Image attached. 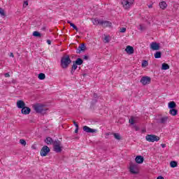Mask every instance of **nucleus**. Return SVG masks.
<instances>
[{
    "label": "nucleus",
    "mask_w": 179,
    "mask_h": 179,
    "mask_svg": "<svg viewBox=\"0 0 179 179\" xmlns=\"http://www.w3.org/2000/svg\"><path fill=\"white\" fill-rule=\"evenodd\" d=\"M5 78H10V75L8 73L4 74Z\"/></svg>",
    "instance_id": "obj_39"
},
{
    "label": "nucleus",
    "mask_w": 179,
    "mask_h": 179,
    "mask_svg": "<svg viewBox=\"0 0 179 179\" xmlns=\"http://www.w3.org/2000/svg\"><path fill=\"white\" fill-rule=\"evenodd\" d=\"M72 62V60H71V58L69 57V55H66L61 59V66L64 69H66L68 66H69V64Z\"/></svg>",
    "instance_id": "obj_1"
},
{
    "label": "nucleus",
    "mask_w": 179,
    "mask_h": 179,
    "mask_svg": "<svg viewBox=\"0 0 179 179\" xmlns=\"http://www.w3.org/2000/svg\"><path fill=\"white\" fill-rule=\"evenodd\" d=\"M17 107L18 108H23L24 107H26V103L22 100H19L17 101Z\"/></svg>",
    "instance_id": "obj_13"
},
{
    "label": "nucleus",
    "mask_w": 179,
    "mask_h": 179,
    "mask_svg": "<svg viewBox=\"0 0 179 179\" xmlns=\"http://www.w3.org/2000/svg\"><path fill=\"white\" fill-rule=\"evenodd\" d=\"M105 43H110V40L108 39V36H106L104 38Z\"/></svg>",
    "instance_id": "obj_37"
},
{
    "label": "nucleus",
    "mask_w": 179,
    "mask_h": 179,
    "mask_svg": "<svg viewBox=\"0 0 179 179\" xmlns=\"http://www.w3.org/2000/svg\"><path fill=\"white\" fill-rule=\"evenodd\" d=\"M47 43H48V44L50 45H51V41H50V40H48L47 41Z\"/></svg>",
    "instance_id": "obj_45"
},
{
    "label": "nucleus",
    "mask_w": 179,
    "mask_h": 179,
    "mask_svg": "<svg viewBox=\"0 0 179 179\" xmlns=\"http://www.w3.org/2000/svg\"><path fill=\"white\" fill-rule=\"evenodd\" d=\"M162 69L163 71H167V69H170V66H169V64L164 63L162 64Z\"/></svg>",
    "instance_id": "obj_24"
},
{
    "label": "nucleus",
    "mask_w": 179,
    "mask_h": 179,
    "mask_svg": "<svg viewBox=\"0 0 179 179\" xmlns=\"http://www.w3.org/2000/svg\"><path fill=\"white\" fill-rule=\"evenodd\" d=\"M33 36L34 37H41V34L37 31L33 32Z\"/></svg>",
    "instance_id": "obj_30"
},
{
    "label": "nucleus",
    "mask_w": 179,
    "mask_h": 179,
    "mask_svg": "<svg viewBox=\"0 0 179 179\" xmlns=\"http://www.w3.org/2000/svg\"><path fill=\"white\" fill-rule=\"evenodd\" d=\"M120 33H125L127 31V28L122 27V28H120Z\"/></svg>",
    "instance_id": "obj_36"
},
{
    "label": "nucleus",
    "mask_w": 179,
    "mask_h": 179,
    "mask_svg": "<svg viewBox=\"0 0 179 179\" xmlns=\"http://www.w3.org/2000/svg\"><path fill=\"white\" fill-rule=\"evenodd\" d=\"M31 111V109H30V108L27 106H24L21 110L22 114H24V115H27V114H30Z\"/></svg>",
    "instance_id": "obj_11"
},
{
    "label": "nucleus",
    "mask_w": 179,
    "mask_h": 179,
    "mask_svg": "<svg viewBox=\"0 0 179 179\" xmlns=\"http://www.w3.org/2000/svg\"><path fill=\"white\" fill-rule=\"evenodd\" d=\"M20 143H21V145H23V146H26V141H24V139H20Z\"/></svg>",
    "instance_id": "obj_35"
},
{
    "label": "nucleus",
    "mask_w": 179,
    "mask_h": 179,
    "mask_svg": "<svg viewBox=\"0 0 179 179\" xmlns=\"http://www.w3.org/2000/svg\"><path fill=\"white\" fill-rule=\"evenodd\" d=\"M83 129L85 132H87V134H96V132H97V129H92L87 126H84Z\"/></svg>",
    "instance_id": "obj_8"
},
{
    "label": "nucleus",
    "mask_w": 179,
    "mask_h": 179,
    "mask_svg": "<svg viewBox=\"0 0 179 179\" xmlns=\"http://www.w3.org/2000/svg\"><path fill=\"white\" fill-rule=\"evenodd\" d=\"M92 22L93 24H94L95 26H97V24L101 25V20H99L97 18H95V19L92 18Z\"/></svg>",
    "instance_id": "obj_20"
},
{
    "label": "nucleus",
    "mask_w": 179,
    "mask_h": 179,
    "mask_svg": "<svg viewBox=\"0 0 179 179\" xmlns=\"http://www.w3.org/2000/svg\"><path fill=\"white\" fill-rule=\"evenodd\" d=\"M145 139L148 142H159L160 137L153 134H148L145 136Z\"/></svg>",
    "instance_id": "obj_5"
},
{
    "label": "nucleus",
    "mask_w": 179,
    "mask_h": 179,
    "mask_svg": "<svg viewBox=\"0 0 179 179\" xmlns=\"http://www.w3.org/2000/svg\"><path fill=\"white\" fill-rule=\"evenodd\" d=\"M96 101H97V99L92 100V104H94V103H96Z\"/></svg>",
    "instance_id": "obj_46"
},
{
    "label": "nucleus",
    "mask_w": 179,
    "mask_h": 179,
    "mask_svg": "<svg viewBox=\"0 0 179 179\" xmlns=\"http://www.w3.org/2000/svg\"><path fill=\"white\" fill-rule=\"evenodd\" d=\"M140 29L143 30V27H142V25H140Z\"/></svg>",
    "instance_id": "obj_49"
},
{
    "label": "nucleus",
    "mask_w": 179,
    "mask_h": 179,
    "mask_svg": "<svg viewBox=\"0 0 179 179\" xmlns=\"http://www.w3.org/2000/svg\"><path fill=\"white\" fill-rule=\"evenodd\" d=\"M48 153H50V148L47 145H44L41 150V156H46Z\"/></svg>",
    "instance_id": "obj_7"
},
{
    "label": "nucleus",
    "mask_w": 179,
    "mask_h": 179,
    "mask_svg": "<svg viewBox=\"0 0 179 179\" xmlns=\"http://www.w3.org/2000/svg\"><path fill=\"white\" fill-rule=\"evenodd\" d=\"M157 179H164L163 176H158Z\"/></svg>",
    "instance_id": "obj_43"
},
{
    "label": "nucleus",
    "mask_w": 179,
    "mask_h": 179,
    "mask_svg": "<svg viewBox=\"0 0 179 179\" xmlns=\"http://www.w3.org/2000/svg\"><path fill=\"white\" fill-rule=\"evenodd\" d=\"M53 150L56 153H61L62 152V143H61L59 140H55L53 143Z\"/></svg>",
    "instance_id": "obj_2"
},
{
    "label": "nucleus",
    "mask_w": 179,
    "mask_h": 179,
    "mask_svg": "<svg viewBox=\"0 0 179 179\" xmlns=\"http://www.w3.org/2000/svg\"><path fill=\"white\" fill-rule=\"evenodd\" d=\"M152 5H150V6H148V8H152Z\"/></svg>",
    "instance_id": "obj_52"
},
{
    "label": "nucleus",
    "mask_w": 179,
    "mask_h": 179,
    "mask_svg": "<svg viewBox=\"0 0 179 179\" xmlns=\"http://www.w3.org/2000/svg\"><path fill=\"white\" fill-rule=\"evenodd\" d=\"M168 107H169V108H171V110L174 109V108H176V107H177V104L174 101H170L168 103Z\"/></svg>",
    "instance_id": "obj_17"
},
{
    "label": "nucleus",
    "mask_w": 179,
    "mask_h": 179,
    "mask_svg": "<svg viewBox=\"0 0 179 179\" xmlns=\"http://www.w3.org/2000/svg\"><path fill=\"white\" fill-rule=\"evenodd\" d=\"M169 120V117L167 116H164V117H162L159 119V124H166V122H167Z\"/></svg>",
    "instance_id": "obj_19"
},
{
    "label": "nucleus",
    "mask_w": 179,
    "mask_h": 179,
    "mask_svg": "<svg viewBox=\"0 0 179 179\" xmlns=\"http://www.w3.org/2000/svg\"><path fill=\"white\" fill-rule=\"evenodd\" d=\"M10 57H12L13 58V57H14V56H13V53L10 52Z\"/></svg>",
    "instance_id": "obj_48"
},
{
    "label": "nucleus",
    "mask_w": 179,
    "mask_h": 179,
    "mask_svg": "<svg viewBox=\"0 0 179 179\" xmlns=\"http://www.w3.org/2000/svg\"><path fill=\"white\" fill-rule=\"evenodd\" d=\"M106 136H108V135H110V133H106Z\"/></svg>",
    "instance_id": "obj_50"
},
{
    "label": "nucleus",
    "mask_w": 179,
    "mask_h": 179,
    "mask_svg": "<svg viewBox=\"0 0 179 179\" xmlns=\"http://www.w3.org/2000/svg\"><path fill=\"white\" fill-rule=\"evenodd\" d=\"M24 6H29V2L24 1Z\"/></svg>",
    "instance_id": "obj_41"
},
{
    "label": "nucleus",
    "mask_w": 179,
    "mask_h": 179,
    "mask_svg": "<svg viewBox=\"0 0 179 179\" xmlns=\"http://www.w3.org/2000/svg\"><path fill=\"white\" fill-rule=\"evenodd\" d=\"M151 80H152V79L150 78V77L143 76L141 79L140 82H141V83H142V85L145 86V85H149L150 83Z\"/></svg>",
    "instance_id": "obj_6"
},
{
    "label": "nucleus",
    "mask_w": 179,
    "mask_h": 179,
    "mask_svg": "<svg viewBox=\"0 0 179 179\" xmlns=\"http://www.w3.org/2000/svg\"><path fill=\"white\" fill-rule=\"evenodd\" d=\"M71 27H73V29H74V30H76V31H78V27H76V25H75V24L73 23H71V25H70Z\"/></svg>",
    "instance_id": "obj_33"
},
{
    "label": "nucleus",
    "mask_w": 179,
    "mask_h": 179,
    "mask_svg": "<svg viewBox=\"0 0 179 179\" xmlns=\"http://www.w3.org/2000/svg\"><path fill=\"white\" fill-rule=\"evenodd\" d=\"M82 51H86V45H85V43H82L80 46H78L76 52L77 54H80Z\"/></svg>",
    "instance_id": "obj_10"
},
{
    "label": "nucleus",
    "mask_w": 179,
    "mask_h": 179,
    "mask_svg": "<svg viewBox=\"0 0 179 179\" xmlns=\"http://www.w3.org/2000/svg\"><path fill=\"white\" fill-rule=\"evenodd\" d=\"M136 121V119L134 116H131V118L129 120V124H131V125H135Z\"/></svg>",
    "instance_id": "obj_22"
},
{
    "label": "nucleus",
    "mask_w": 179,
    "mask_h": 179,
    "mask_svg": "<svg viewBox=\"0 0 179 179\" xmlns=\"http://www.w3.org/2000/svg\"><path fill=\"white\" fill-rule=\"evenodd\" d=\"M130 173H131V174H138V171H136V165L130 166Z\"/></svg>",
    "instance_id": "obj_15"
},
{
    "label": "nucleus",
    "mask_w": 179,
    "mask_h": 179,
    "mask_svg": "<svg viewBox=\"0 0 179 179\" xmlns=\"http://www.w3.org/2000/svg\"><path fill=\"white\" fill-rule=\"evenodd\" d=\"M33 108L36 113H38V114H44L45 111H47V108H45V106L43 105L40 104H36L33 106Z\"/></svg>",
    "instance_id": "obj_3"
},
{
    "label": "nucleus",
    "mask_w": 179,
    "mask_h": 179,
    "mask_svg": "<svg viewBox=\"0 0 179 179\" xmlns=\"http://www.w3.org/2000/svg\"><path fill=\"white\" fill-rule=\"evenodd\" d=\"M45 142L48 144V145H54V142H55V141L52 140V138L51 137H48L46 138V139L45 140Z\"/></svg>",
    "instance_id": "obj_16"
},
{
    "label": "nucleus",
    "mask_w": 179,
    "mask_h": 179,
    "mask_svg": "<svg viewBox=\"0 0 179 179\" xmlns=\"http://www.w3.org/2000/svg\"><path fill=\"white\" fill-rule=\"evenodd\" d=\"M94 99H97V97H98L97 94H94Z\"/></svg>",
    "instance_id": "obj_44"
},
{
    "label": "nucleus",
    "mask_w": 179,
    "mask_h": 179,
    "mask_svg": "<svg viewBox=\"0 0 179 179\" xmlns=\"http://www.w3.org/2000/svg\"><path fill=\"white\" fill-rule=\"evenodd\" d=\"M0 15H1V16H6L5 10L3 9H2L1 8H0Z\"/></svg>",
    "instance_id": "obj_34"
},
{
    "label": "nucleus",
    "mask_w": 179,
    "mask_h": 179,
    "mask_svg": "<svg viewBox=\"0 0 179 179\" xmlns=\"http://www.w3.org/2000/svg\"><path fill=\"white\" fill-rule=\"evenodd\" d=\"M178 113V110H177V109L173 108L169 110V114H171V115L175 116Z\"/></svg>",
    "instance_id": "obj_25"
},
{
    "label": "nucleus",
    "mask_w": 179,
    "mask_h": 179,
    "mask_svg": "<svg viewBox=\"0 0 179 179\" xmlns=\"http://www.w3.org/2000/svg\"><path fill=\"white\" fill-rule=\"evenodd\" d=\"M67 23H69L71 26V23H72V22H71V21H67Z\"/></svg>",
    "instance_id": "obj_51"
},
{
    "label": "nucleus",
    "mask_w": 179,
    "mask_h": 179,
    "mask_svg": "<svg viewBox=\"0 0 179 179\" xmlns=\"http://www.w3.org/2000/svg\"><path fill=\"white\" fill-rule=\"evenodd\" d=\"M83 58H84L85 59H89V56H87V55H84Z\"/></svg>",
    "instance_id": "obj_42"
},
{
    "label": "nucleus",
    "mask_w": 179,
    "mask_h": 179,
    "mask_svg": "<svg viewBox=\"0 0 179 179\" xmlns=\"http://www.w3.org/2000/svg\"><path fill=\"white\" fill-rule=\"evenodd\" d=\"M78 131H79V127H76V129H75V134H78Z\"/></svg>",
    "instance_id": "obj_40"
},
{
    "label": "nucleus",
    "mask_w": 179,
    "mask_h": 179,
    "mask_svg": "<svg viewBox=\"0 0 179 179\" xmlns=\"http://www.w3.org/2000/svg\"><path fill=\"white\" fill-rule=\"evenodd\" d=\"M170 166H171V167H172V169H174L177 166V162L171 161L170 162Z\"/></svg>",
    "instance_id": "obj_31"
},
{
    "label": "nucleus",
    "mask_w": 179,
    "mask_h": 179,
    "mask_svg": "<svg viewBox=\"0 0 179 179\" xmlns=\"http://www.w3.org/2000/svg\"><path fill=\"white\" fill-rule=\"evenodd\" d=\"M155 58H162V52H156L154 55Z\"/></svg>",
    "instance_id": "obj_28"
},
{
    "label": "nucleus",
    "mask_w": 179,
    "mask_h": 179,
    "mask_svg": "<svg viewBox=\"0 0 179 179\" xmlns=\"http://www.w3.org/2000/svg\"><path fill=\"white\" fill-rule=\"evenodd\" d=\"M143 157L142 156H137L136 157V162L138 164H142V163H143Z\"/></svg>",
    "instance_id": "obj_18"
},
{
    "label": "nucleus",
    "mask_w": 179,
    "mask_h": 179,
    "mask_svg": "<svg viewBox=\"0 0 179 179\" xmlns=\"http://www.w3.org/2000/svg\"><path fill=\"white\" fill-rule=\"evenodd\" d=\"M76 69H78V64H76V63L73 62V64L72 66V69H71L72 75L75 72V71H76Z\"/></svg>",
    "instance_id": "obj_23"
},
{
    "label": "nucleus",
    "mask_w": 179,
    "mask_h": 179,
    "mask_svg": "<svg viewBox=\"0 0 179 179\" xmlns=\"http://www.w3.org/2000/svg\"><path fill=\"white\" fill-rule=\"evenodd\" d=\"M148 61L143 60V61L142 62L141 66H142L143 68H146V66H148Z\"/></svg>",
    "instance_id": "obj_32"
},
{
    "label": "nucleus",
    "mask_w": 179,
    "mask_h": 179,
    "mask_svg": "<svg viewBox=\"0 0 179 179\" xmlns=\"http://www.w3.org/2000/svg\"><path fill=\"white\" fill-rule=\"evenodd\" d=\"M114 137L117 140V141H121V136L118 133H113Z\"/></svg>",
    "instance_id": "obj_29"
},
{
    "label": "nucleus",
    "mask_w": 179,
    "mask_h": 179,
    "mask_svg": "<svg viewBox=\"0 0 179 179\" xmlns=\"http://www.w3.org/2000/svg\"><path fill=\"white\" fill-rule=\"evenodd\" d=\"M73 124L75 125L76 128H79V124H78V123H76V121H73Z\"/></svg>",
    "instance_id": "obj_38"
},
{
    "label": "nucleus",
    "mask_w": 179,
    "mask_h": 179,
    "mask_svg": "<svg viewBox=\"0 0 179 179\" xmlns=\"http://www.w3.org/2000/svg\"><path fill=\"white\" fill-rule=\"evenodd\" d=\"M162 148H166V144H161Z\"/></svg>",
    "instance_id": "obj_47"
},
{
    "label": "nucleus",
    "mask_w": 179,
    "mask_h": 179,
    "mask_svg": "<svg viewBox=\"0 0 179 179\" xmlns=\"http://www.w3.org/2000/svg\"><path fill=\"white\" fill-rule=\"evenodd\" d=\"M134 2H135V0H122V5L124 9L128 10L131 6H132Z\"/></svg>",
    "instance_id": "obj_4"
},
{
    "label": "nucleus",
    "mask_w": 179,
    "mask_h": 179,
    "mask_svg": "<svg viewBox=\"0 0 179 179\" xmlns=\"http://www.w3.org/2000/svg\"><path fill=\"white\" fill-rule=\"evenodd\" d=\"M159 8L161 9H166V8H167V3H166V1H162L159 3Z\"/></svg>",
    "instance_id": "obj_21"
},
{
    "label": "nucleus",
    "mask_w": 179,
    "mask_h": 179,
    "mask_svg": "<svg viewBox=\"0 0 179 179\" xmlns=\"http://www.w3.org/2000/svg\"><path fill=\"white\" fill-rule=\"evenodd\" d=\"M38 78L40 79V80H44V79H45V74L41 73L38 74Z\"/></svg>",
    "instance_id": "obj_27"
},
{
    "label": "nucleus",
    "mask_w": 179,
    "mask_h": 179,
    "mask_svg": "<svg viewBox=\"0 0 179 179\" xmlns=\"http://www.w3.org/2000/svg\"><path fill=\"white\" fill-rule=\"evenodd\" d=\"M125 51L126 52H127L129 55H131V54H134V47L131 46V45H128L125 48Z\"/></svg>",
    "instance_id": "obj_12"
},
{
    "label": "nucleus",
    "mask_w": 179,
    "mask_h": 179,
    "mask_svg": "<svg viewBox=\"0 0 179 179\" xmlns=\"http://www.w3.org/2000/svg\"><path fill=\"white\" fill-rule=\"evenodd\" d=\"M101 25L103 26V27H111V22H110V21L101 20Z\"/></svg>",
    "instance_id": "obj_14"
},
{
    "label": "nucleus",
    "mask_w": 179,
    "mask_h": 179,
    "mask_svg": "<svg viewBox=\"0 0 179 179\" xmlns=\"http://www.w3.org/2000/svg\"><path fill=\"white\" fill-rule=\"evenodd\" d=\"M150 48L151 50H153V51H157L160 50V44L155 42H152L150 45Z\"/></svg>",
    "instance_id": "obj_9"
},
{
    "label": "nucleus",
    "mask_w": 179,
    "mask_h": 179,
    "mask_svg": "<svg viewBox=\"0 0 179 179\" xmlns=\"http://www.w3.org/2000/svg\"><path fill=\"white\" fill-rule=\"evenodd\" d=\"M74 62L76 63V65H82V64H83V60L80 58H78Z\"/></svg>",
    "instance_id": "obj_26"
}]
</instances>
